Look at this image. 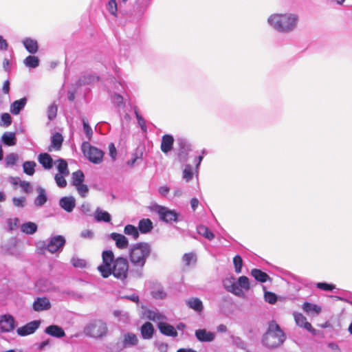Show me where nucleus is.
<instances>
[{
	"label": "nucleus",
	"mask_w": 352,
	"mask_h": 352,
	"mask_svg": "<svg viewBox=\"0 0 352 352\" xmlns=\"http://www.w3.org/2000/svg\"><path fill=\"white\" fill-rule=\"evenodd\" d=\"M110 238L115 241L116 247L119 249H126L129 246V240L122 234L112 232Z\"/></svg>",
	"instance_id": "obj_15"
},
{
	"label": "nucleus",
	"mask_w": 352,
	"mask_h": 352,
	"mask_svg": "<svg viewBox=\"0 0 352 352\" xmlns=\"http://www.w3.org/2000/svg\"><path fill=\"white\" fill-rule=\"evenodd\" d=\"M156 212L160 219L164 222L172 223L177 221L179 214L175 210H172L164 206H157Z\"/></svg>",
	"instance_id": "obj_8"
},
{
	"label": "nucleus",
	"mask_w": 352,
	"mask_h": 352,
	"mask_svg": "<svg viewBox=\"0 0 352 352\" xmlns=\"http://www.w3.org/2000/svg\"><path fill=\"white\" fill-rule=\"evenodd\" d=\"M267 22L276 31L289 33L296 28L298 16L292 13L274 14L270 16Z\"/></svg>",
	"instance_id": "obj_2"
},
{
	"label": "nucleus",
	"mask_w": 352,
	"mask_h": 352,
	"mask_svg": "<svg viewBox=\"0 0 352 352\" xmlns=\"http://www.w3.org/2000/svg\"><path fill=\"white\" fill-rule=\"evenodd\" d=\"M82 122L83 126V131L86 135V138L88 140H90L93 135V131L89 124L88 120L85 118H82Z\"/></svg>",
	"instance_id": "obj_43"
},
{
	"label": "nucleus",
	"mask_w": 352,
	"mask_h": 352,
	"mask_svg": "<svg viewBox=\"0 0 352 352\" xmlns=\"http://www.w3.org/2000/svg\"><path fill=\"white\" fill-rule=\"evenodd\" d=\"M22 43L29 53L34 54L38 52V45L36 40L31 38H25Z\"/></svg>",
	"instance_id": "obj_21"
},
{
	"label": "nucleus",
	"mask_w": 352,
	"mask_h": 352,
	"mask_svg": "<svg viewBox=\"0 0 352 352\" xmlns=\"http://www.w3.org/2000/svg\"><path fill=\"white\" fill-rule=\"evenodd\" d=\"M102 257V263L98 267V270L103 278H107L111 274L120 280L127 277L129 263L126 258L118 257L114 259L111 250L103 251Z\"/></svg>",
	"instance_id": "obj_1"
},
{
	"label": "nucleus",
	"mask_w": 352,
	"mask_h": 352,
	"mask_svg": "<svg viewBox=\"0 0 352 352\" xmlns=\"http://www.w3.org/2000/svg\"><path fill=\"white\" fill-rule=\"evenodd\" d=\"M50 308V301L46 297L37 298L33 303V309L36 311L49 310Z\"/></svg>",
	"instance_id": "obj_14"
},
{
	"label": "nucleus",
	"mask_w": 352,
	"mask_h": 352,
	"mask_svg": "<svg viewBox=\"0 0 352 352\" xmlns=\"http://www.w3.org/2000/svg\"><path fill=\"white\" fill-rule=\"evenodd\" d=\"M144 315L148 320H153L154 322L160 321L164 318L161 314H160L157 311L154 310H146L144 313Z\"/></svg>",
	"instance_id": "obj_41"
},
{
	"label": "nucleus",
	"mask_w": 352,
	"mask_h": 352,
	"mask_svg": "<svg viewBox=\"0 0 352 352\" xmlns=\"http://www.w3.org/2000/svg\"><path fill=\"white\" fill-rule=\"evenodd\" d=\"M54 164L56 165L58 174H63L64 175H69V171L68 169V165L67 162L63 159H58L54 162Z\"/></svg>",
	"instance_id": "obj_30"
},
{
	"label": "nucleus",
	"mask_w": 352,
	"mask_h": 352,
	"mask_svg": "<svg viewBox=\"0 0 352 352\" xmlns=\"http://www.w3.org/2000/svg\"><path fill=\"white\" fill-rule=\"evenodd\" d=\"M15 328V320L12 316L3 314L0 316V332L8 333Z\"/></svg>",
	"instance_id": "obj_9"
},
{
	"label": "nucleus",
	"mask_w": 352,
	"mask_h": 352,
	"mask_svg": "<svg viewBox=\"0 0 352 352\" xmlns=\"http://www.w3.org/2000/svg\"><path fill=\"white\" fill-rule=\"evenodd\" d=\"M303 311L306 312L307 314H310L314 313L316 314H318L320 313L322 309L320 306L314 304H311L308 302H305L303 303L302 307Z\"/></svg>",
	"instance_id": "obj_31"
},
{
	"label": "nucleus",
	"mask_w": 352,
	"mask_h": 352,
	"mask_svg": "<svg viewBox=\"0 0 352 352\" xmlns=\"http://www.w3.org/2000/svg\"><path fill=\"white\" fill-rule=\"evenodd\" d=\"M76 189L78 192V193L82 197H86L87 196V194L89 192V188L88 186L86 184H80L79 185L75 186Z\"/></svg>",
	"instance_id": "obj_50"
},
{
	"label": "nucleus",
	"mask_w": 352,
	"mask_h": 352,
	"mask_svg": "<svg viewBox=\"0 0 352 352\" xmlns=\"http://www.w3.org/2000/svg\"><path fill=\"white\" fill-rule=\"evenodd\" d=\"M187 305L190 308L197 311H201L203 309L202 302L197 298H192L189 299L187 301Z\"/></svg>",
	"instance_id": "obj_37"
},
{
	"label": "nucleus",
	"mask_w": 352,
	"mask_h": 352,
	"mask_svg": "<svg viewBox=\"0 0 352 352\" xmlns=\"http://www.w3.org/2000/svg\"><path fill=\"white\" fill-rule=\"evenodd\" d=\"M195 336L200 342H212L214 339V333L206 329H197L195 331Z\"/></svg>",
	"instance_id": "obj_17"
},
{
	"label": "nucleus",
	"mask_w": 352,
	"mask_h": 352,
	"mask_svg": "<svg viewBox=\"0 0 352 352\" xmlns=\"http://www.w3.org/2000/svg\"><path fill=\"white\" fill-rule=\"evenodd\" d=\"M8 226L10 231L18 227L19 223V218L9 219L8 220Z\"/></svg>",
	"instance_id": "obj_59"
},
{
	"label": "nucleus",
	"mask_w": 352,
	"mask_h": 352,
	"mask_svg": "<svg viewBox=\"0 0 352 352\" xmlns=\"http://www.w3.org/2000/svg\"><path fill=\"white\" fill-rule=\"evenodd\" d=\"M23 63L28 67L36 68L39 65V59L35 56H28L25 58Z\"/></svg>",
	"instance_id": "obj_42"
},
{
	"label": "nucleus",
	"mask_w": 352,
	"mask_h": 352,
	"mask_svg": "<svg viewBox=\"0 0 352 352\" xmlns=\"http://www.w3.org/2000/svg\"><path fill=\"white\" fill-rule=\"evenodd\" d=\"M96 80H98V77L93 75H87L81 77L78 80V84L80 85L90 84Z\"/></svg>",
	"instance_id": "obj_48"
},
{
	"label": "nucleus",
	"mask_w": 352,
	"mask_h": 352,
	"mask_svg": "<svg viewBox=\"0 0 352 352\" xmlns=\"http://www.w3.org/2000/svg\"><path fill=\"white\" fill-rule=\"evenodd\" d=\"M316 287L324 291H331L336 288V285L333 284H329L327 283H318Z\"/></svg>",
	"instance_id": "obj_54"
},
{
	"label": "nucleus",
	"mask_w": 352,
	"mask_h": 352,
	"mask_svg": "<svg viewBox=\"0 0 352 352\" xmlns=\"http://www.w3.org/2000/svg\"><path fill=\"white\" fill-rule=\"evenodd\" d=\"M112 101L117 107H122L124 104L123 97L120 94H115L112 97Z\"/></svg>",
	"instance_id": "obj_56"
},
{
	"label": "nucleus",
	"mask_w": 352,
	"mask_h": 352,
	"mask_svg": "<svg viewBox=\"0 0 352 352\" xmlns=\"http://www.w3.org/2000/svg\"><path fill=\"white\" fill-rule=\"evenodd\" d=\"M27 102L25 98L15 100L10 105V112L14 115H18L20 111L25 107Z\"/></svg>",
	"instance_id": "obj_27"
},
{
	"label": "nucleus",
	"mask_w": 352,
	"mask_h": 352,
	"mask_svg": "<svg viewBox=\"0 0 352 352\" xmlns=\"http://www.w3.org/2000/svg\"><path fill=\"white\" fill-rule=\"evenodd\" d=\"M252 276L258 281L265 283L270 278L265 273L258 269H253L251 272Z\"/></svg>",
	"instance_id": "obj_35"
},
{
	"label": "nucleus",
	"mask_w": 352,
	"mask_h": 352,
	"mask_svg": "<svg viewBox=\"0 0 352 352\" xmlns=\"http://www.w3.org/2000/svg\"><path fill=\"white\" fill-rule=\"evenodd\" d=\"M85 180V175L82 171L78 170L72 173V184L74 186L82 184Z\"/></svg>",
	"instance_id": "obj_36"
},
{
	"label": "nucleus",
	"mask_w": 352,
	"mask_h": 352,
	"mask_svg": "<svg viewBox=\"0 0 352 352\" xmlns=\"http://www.w3.org/2000/svg\"><path fill=\"white\" fill-rule=\"evenodd\" d=\"M223 285L227 291L232 292L237 296H243V291L239 288V285L235 283H232L230 279H226L223 280Z\"/></svg>",
	"instance_id": "obj_18"
},
{
	"label": "nucleus",
	"mask_w": 352,
	"mask_h": 352,
	"mask_svg": "<svg viewBox=\"0 0 352 352\" xmlns=\"http://www.w3.org/2000/svg\"><path fill=\"white\" fill-rule=\"evenodd\" d=\"M233 263L235 268V272L236 273H240L241 272V268L243 266V261L241 257L239 255H236L233 258Z\"/></svg>",
	"instance_id": "obj_51"
},
{
	"label": "nucleus",
	"mask_w": 352,
	"mask_h": 352,
	"mask_svg": "<svg viewBox=\"0 0 352 352\" xmlns=\"http://www.w3.org/2000/svg\"><path fill=\"white\" fill-rule=\"evenodd\" d=\"M138 228L141 233L147 234L153 228V222L149 219H142L140 220Z\"/></svg>",
	"instance_id": "obj_25"
},
{
	"label": "nucleus",
	"mask_w": 352,
	"mask_h": 352,
	"mask_svg": "<svg viewBox=\"0 0 352 352\" xmlns=\"http://www.w3.org/2000/svg\"><path fill=\"white\" fill-rule=\"evenodd\" d=\"M156 346L160 352H167L168 344L164 342H157Z\"/></svg>",
	"instance_id": "obj_63"
},
{
	"label": "nucleus",
	"mask_w": 352,
	"mask_h": 352,
	"mask_svg": "<svg viewBox=\"0 0 352 352\" xmlns=\"http://www.w3.org/2000/svg\"><path fill=\"white\" fill-rule=\"evenodd\" d=\"M199 234L203 236L206 239L211 241L214 238V234L206 226L200 225L197 228Z\"/></svg>",
	"instance_id": "obj_33"
},
{
	"label": "nucleus",
	"mask_w": 352,
	"mask_h": 352,
	"mask_svg": "<svg viewBox=\"0 0 352 352\" xmlns=\"http://www.w3.org/2000/svg\"><path fill=\"white\" fill-rule=\"evenodd\" d=\"M45 332L53 337L60 338L65 336V333L63 328L58 325L52 324L49 327H47Z\"/></svg>",
	"instance_id": "obj_20"
},
{
	"label": "nucleus",
	"mask_w": 352,
	"mask_h": 352,
	"mask_svg": "<svg viewBox=\"0 0 352 352\" xmlns=\"http://www.w3.org/2000/svg\"><path fill=\"white\" fill-rule=\"evenodd\" d=\"M124 233L126 235L131 236L134 240L138 239L140 235L138 228L131 224L124 227Z\"/></svg>",
	"instance_id": "obj_34"
},
{
	"label": "nucleus",
	"mask_w": 352,
	"mask_h": 352,
	"mask_svg": "<svg viewBox=\"0 0 352 352\" xmlns=\"http://www.w3.org/2000/svg\"><path fill=\"white\" fill-rule=\"evenodd\" d=\"M1 142L9 146H14L16 144V138L13 132H5L1 137Z\"/></svg>",
	"instance_id": "obj_29"
},
{
	"label": "nucleus",
	"mask_w": 352,
	"mask_h": 352,
	"mask_svg": "<svg viewBox=\"0 0 352 352\" xmlns=\"http://www.w3.org/2000/svg\"><path fill=\"white\" fill-rule=\"evenodd\" d=\"M85 332L92 338H98L106 335L107 327L102 320H94L86 327Z\"/></svg>",
	"instance_id": "obj_6"
},
{
	"label": "nucleus",
	"mask_w": 352,
	"mask_h": 352,
	"mask_svg": "<svg viewBox=\"0 0 352 352\" xmlns=\"http://www.w3.org/2000/svg\"><path fill=\"white\" fill-rule=\"evenodd\" d=\"M1 120L6 126H8L12 123V118L8 113H2L1 116Z\"/></svg>",
	"instance_id": "obj_60"
},
{
	"label": "nucleus",
	"mask_w": 352,
	"mask_h": 352,
	"mask_svg": "<svg viewBox=\"0 0 352 352\" xmlns=\"http://www.w3.org/2000/svg\"><path fill=\"white\" fill-rule=\"evenodd\" d=\"M109 155L113 160H116V148L113 143L109 144Z\"/></svg>",
	"instance_id": "obj_62"
},
{
	"label": "nucleus",
	"mask_w": 352,
	"mask_h": 352,
	"mask_svg": "<svg viewBox=\"0 0 352 352\" xmlns=\"http://www.w3.org/2000/svg\"><path fill=\"white\" fill-rule=\"evenodd\" d=\"M71 262H72V265L75 267L82 268V267H85L86 266V264H87V262H86L85 260L82 259V258H79L76 257V256H74L72 258Z\"/></svg>",
	"instance_id": "obj_52"
},
{
	"label": "nucleus",
	"mask_w": 352,
	"mask_h": 352,
	"mask_svg": "<svg viewBox=\"0 0 352 352\" xmlns=\"http://www.w3.org/2000/svg\"><path fill=\"white\" fill-rule=\"evenodd\" d=\"M152 296L155 299H164L166 297V293L161 286L155 287L151 292Z\"/></svg>",
	"instance_id": "obj_44"
},
{
	"label": "nucleus",
	"mask_w": 352,
	"mask_h": 352,
	"mask_svg": "<svg viewBox=\"0 0 352 352\" xmlns=\"http://www.w3.org/2000/svg\"><path fill=\"white\" fill-rule=\"evenodd\" d=\"M193 177L192 166L190 164H186L183 170L182 177L186 182H190Z\"/></svg>",
	"instance_id": "obj_45"
},
{
	"label": "nucleus",
	"mask_w": 352,
	"mask_h": 352,
	"mask_svg": "<svg viewBox=\"0 0 352 352\" xmlns=\"http://www.w3.org/2000/svg\"><path fill=\"white\" fill-rule=\"evenodd\" d=\"M285 340V333L279 325L274 321L270 322L267 331L262 340L263 344L269 348H275L281 345Z\"/></svg>",
	"instance_id": "obj_4"
},
{
	"label": "nucleus",
	"mask_w": 352,
	"mask_h": 352,
	"mask_svg": "<svg viewBox=\"0 0 352 352\" xmlns=\"http://www.w3.org/2000/svg\"><path fill=\"white\" fill-rule=\"evenodd\" d=\"M107 10L109 13L116 16L118 11V5L116 0H110L107 4Z\"/></svg>",
	"instance_id": "obj_53"
},
{
	"label": "nucleus",
	"mask_w": 352,
	"mask_h": 352,
	"mask_svg": "<svg viewBox=\"0 0 352 352\" xmlns=\"http://www.w3.org/2000/svg\"><path fill=\"white\" fill-rule=\"evenodd\" d=\"M36 191L38 195L34 199V204L36 206L41 207L43 206L47 201V193L45 190L41 186L37 187Z\"/></svg>",
	"instance_id": "obj_24"
},
{
	"label": "nucleus",
	"mask_w": 352,
	"mask_h": 352,
	"mask_svg": "<svg viewBox=\"0 0 352 352\" xmlns=\"http://www.w3.org/2000/svg\"><path fill=\"white\" fill-rule=\"evenodd\" d=\"M63 138L61 134L56 133L54 134L51 139V144L48 149L49 151H52V148L54 150H59L62 146Z\"/></svg>",
	"instance_id": "obj_28"
},
{
	"label": "nucleus",
	"mask_w": 352,
	"mask_h": 352,
	"mask_svg": "<svg viewBox=\"0 0 352 352\" xmlns=\"http://www.w3.org/2000/svg\"><path fill=\"white\" fill-rule=\"evenodd\" d=\"M59 206L66 212H71L76 206V199L72 196L63 197L59 200Z\"/></svg>",
	"instance_id": "obj_13"
},
{
	"label": "nucleus",
	"mask_w": 352,
	"mask_h": 352,
	"mask_svg": "<svg viewBox=\"0 0 352 352\" xmlns=\"http://www.w3.org/2000/svg\"><path fill=\"white\" fill-rule=\"evenodd\" d=\"M140 331L142 337L145 340H148L153 337L154 328L151 322H146L141 327Z\"/></svg>",
	"instance_id": "obj_26"
},
{
	"label": "nucleus",
	"mask_w": 352,
	"mask_h": 352,
	"mask_svg": "<svg viewBox=\"0 0 352 352\" xmlns=\"http://www.w3.org/2000/svg\"><path fill=\"white\" fill-rule=\"evenodd\" d=\"M19 155L15 153L8 154L5 157V164L6 167H12L16 165L19 161Z\"/></svg>",
	"instance_id": "obj_39"
},
{
	"label": "nucleus",
	"mask_w": 352,
	"mask_h": 352,
	"mask_svg": "<svg viewBox=\"0 0 352 352\" xmlns=\"http://www.w3.org/2000/svg\"><path fill=\"white\" fill-rule=\"evenodd\" d=\"M82 151L84 155L92 163L98 164L102 162L104 153L100 149L92 146L89 142L82 144Z\"/></svg>",
	"instance_id": "obj_5"
},
{
	"label": "nucleus",
	"mask_w": 352,
	"mask_h": 352,
	"mask_svg": "<svg viewBox=\"0 0 352 352\" xmlns=\"http://www.w3.org/2000/svg\"><path fill=\"white\" fill-rule=\"evenodd\" d=\"M39 325L40 321L34 320L28 322L21 327L18 328L16 331L19 336H25L34 333L36 330L39 327Z\"/></svg>",
	"instance_id": "obj_11"
},
{
	"label": "nucleus",
	"mask_w": 352,
	"mask_h": 352,
	"mask_svg": "<svg viewBox=\"0 0 352 352\" xmlns=\"http://www.w3.org/2000/svg\"><path fill=\"white\" fill-rule=\"evenodd\" d=\"M179 145L178 157L180 162H185L188 160V153L191 151L189 142L184 138L177 139Z\"/></svg>",
	"instance_id": "obj_10"
},
{
	"label": "nucleus",
	"mask_w": 352,
	"mask_h": 352,
	"mask_svg": "<svg viewBox=\"0 0 352 352\" xmlns=\"http://www.w3.org/2000/svg\"><path fill=\"white\" fill-rule=\"evenodd\" d=\"M151 253V245L148 243L140 242L130 246L129 257L131 264L142 268Z\"/></svg>",
	"instance_id": "obj_3"
},
{
	"label": "nucleus",
	"mask_w": 352,
	"mask_h": 352,
	"mask_svg": "<svg viewBox=\"0 0 352 352\" xmlns=\"http://www.w3.org/2000/svg\"><path fill=\"white\" fill-rule=\"evenodd\" d=\"M80 210L83 214H88L91 212V205L89 203H83L80 206Z\"/></svg>",
	"instance_id": "obj_64"
},
{
	"label": "nucleus",
	"mask_w": 352,
	"mask_h": 352,
	"mask_svg": "<svg viewBox=\"0 0 352 352\" xmlns=\"http://www.w3.org/2000/svg\"><path fill=\"white\" fill-rule=\"evenodd\" d=\"M20 186L22 188L23 190L26 192L29 193L31 192V185L30 182H25V181H21L19 184Z\"/></svg>",
	"instance_id": "obj_61"
},
{
	"label": "nucleus",
	"mask_w": 352,
	"mask_h": 352,
	"mask_svg": "<svg viewBox=\"0 0 352 352\" xmlns=\"http://www.w3.org/2000/svg\"><path fill=\"white\" fill-rule=\"evenodd\" d=\"M65 244V239L61 235L50 237L47 241L42 243V248L46 249L50 253H56L62 251Z\"/></svg>",
	"instance_id": "obj_7"
},
{
	"label": "nucleus",
	"mask_w": 352,
	"mask_h": 352,
	"mask_svg": "<svg viewBox=\"0 0 352 352\" xmlns=\"http://www.w3.org/2000/svg\"><path fill=\"white\" fill-rule=\"evenodd\" d=\"M38 161L45 169L47 170L52 168L54 164L51 156L46 153L39 154Z\"/></svg>",
	"instance_id": "obj_22"
},
{
	"label": "nucleus",
	"mask_w": 352,
	"mask_h": 352,
	"mask_svg": "<svg viewBox=\"0 0 352 352\" xmlns=\"http://www.w3.org/2000/svg\"><path fill=\"white\" fill-rule=\"evenodd\" d=\"M12 202L14 206L23 208L25 206V198L24 197H13Z\"/></svg>",
	"instance_id": "obj_57"
},
{
	"label": "nucleus",
	"mask_w": 352,
	"mask_h": 352,
	"mask_svg": "<svg viewBox=\"0 0 352 352\" xmlns=\"http://www.w3.org/2000/svg\"><path fill=\"white\" fill-rule=\"evenodd\" d=\"M174 138L171 135H164L162 136V142H161V150L164 153H168L170 152L173 146Z\"/></svg>",
	"instance_id": "obj_16"
},
{
	"label": "nucleus",
	"mask_w": 352,
	"mask_h": 352,
	"mask_svg": "<svg viewBox=\"0 0 352 352\" xmlns=\"http://www.w3.org/2000/svg\"><path fill=\"white\" fill-rule=\"evenodd\" d=\"M183 261L186 265L194 264L196 262V256L193 253H186L183 256Z\"/></svg>",
	"instance_id": "obj_49"
},
{
	"label": "nucleus",
	"mask_w": 352,
	"mask_h": 352,
	"mask_svg": "<svg viewBox=\"0 0 352 352\" xmlns=\"http://www.w3.org/2000/svg\"><path fill=\"white\" fill-rule=\"evenodd\" d=\"M68 175H64L63 174H56L54 176V180L56 185L60 188H65L67 186V181L65 177Z\"/></svg>",
	"instance_id": "obj_47"
},
{
	"label": "nucleus",
	"mask_w": 352,
	"mask_h": 352,
	"mask_svg": "<svg viewBox=\"0 0 352 352\" xmlns=\"http://www.w3.org/2000/svg\"><path fill=\"white\" fill-rule=\"evenodd\" d=\"M138 342L135 334L128 333L124 335L123 344L125 346L136 345Z\"/></svg>",
	"instance_id": "obj_38"
},
{
	"label": "nucleus",
	"mask_w": 352,
	"mask_h": 352,
	"mask_svg": "<svg viewBox=\"0 0 352 352\" xmlns=\"http://www.w3.org/2000/svg\"><path fill=\"white\" fill-rule=\"evenodd\" d=\"M21 230L26 234H33L37 230V225L33 222H26L21 226Z\"/></svg>",
	"instance_id": "obj_32"
},
{
	"label": "nucleus",
	"mask_w": 352,
	"mask_h": 352,
	"mask_svg": "<svg viewBox=\"0 0 352 352\" xmlns=\"http://www.w3.org/2000/svg\"><path fill=\"white\" fill-rule=\"evenodd\" d=\"M36 164L34 161H26L23 164V172L28 175H33L35 173Z\"/></svg>",
	"instance_id": "obj_40"
},
{
	"label": "nucleus",
	"mask_w": 352,
	"mask_h": 352,
	"mask_svg": "<svg viewBox=\"0 0 352 352\" xmlns=\"http://www.w3.org/2000/svg\"><path fill=\"white\" fill-rule=\"evenodd\" d=\"M265 300L270 304H274L276 302V296L272 292H267L265 294Z\"/></svg>",
	"instance_id": "obj_58"
},
{
	"label": "nucleus",
	"mask_w": 352,
	"mask_h": 352,
	"mask_svg": "<svg viewBox=\"0 0 352 352\" xmlns=\"http://www.w3.org/2000/svg\"><path fill=\"white\" fill-rule=\"evenodd\" d=\"M94 218L98 222H105L109 223L111 220L110 214L104 210H102L100 208H97L94 212Z\"/></svg>",
	"instance_id": "obj_23"
},
{
	"label": "nucleus",
	"mask_w": 352,
	"mask_h": 352,
	"mask_svg": "<svg viewBox=\"0 0 352 352\" xmlns=\"http://www.w3.org/2000/svg\"><path fill=\"white\" fill-rule=\"evenodd\" d=\"M57 114V107L54 104L50 105L47 109V117L49 120L54 119Z\"/></svg>",
	"instance_id": "obj_55"
},
{
	"label": "nucleus",
	"mask_w": 352,
	"mask_h": 352,
	"mask_svg": "<svg viewBox=\"0 0 352 352\" xmlns=\"http://www.w3.org/2000/svg\"><path fill=\"white\" fill-rule=\"evenodd\" d=\"M293 315L295 322L298 326L305 329L309 332H315V329L312 327L311 324L307 321V318L302 314L294 312Z\"/></svg>",
	"instance_id": "obj_12"
},
{
	"label": "nucleus",
	"mask_w": 352,
	"mask_h": 352,
	"mask_svg": "<svg viewBox=\"0 0 352 352\" xmlns=\"http://www.w3.org/2000/svg\"><path fill=\"white\" fill-rule=\"evenodd\" d=\"M158 328L160 332L165 336L173 337H176L177 336V332L174 327L168 323L160 322L158 323Z\"/></svg>",
	"instance_id": "obj_19"
},
{
	"label": "nucleus",
	"mask_w": 352,
	"mask_h": 352,
	"mask_svg": "<svg viewBox=\"0 0 352 352\" xmlns=\"http://www.w3.org/2000/svg\"><path fill=\"white\" fill-rule=\"evenodd\" d=\"M239 285V288L241 290H248L250 289L249 279L247 276H242L239 278L237 283H235Z\"/></svg>",
	"instance_id": "obj_46"
}]
</instances>
